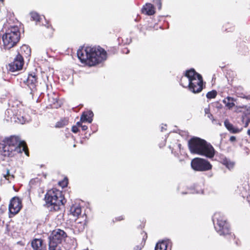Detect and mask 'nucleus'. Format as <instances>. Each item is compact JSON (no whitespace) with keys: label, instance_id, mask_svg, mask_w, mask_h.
<instances>
[{"label":"nucleus","instance_id":"nucleus-1","mask_svg":"<svg viewBox=\"0 0 250 250\" xmlns=\"http://www.w3.org/2000/svg\"><path fill=\"white\" fill-rule=\"evenodd\" d=\"M77 56L82 62H85L89 66H94L106 59V52L100 46H87L80 49Z\"/></svg>","mask_w":250,"mask_h":250},{"label":"nucleus","instance_id":"nucleus-2","mask_svg":"<svg viewBox=\"0 0 250 250\" xmlns=\"http://www.w3.org/2000/svg\"><path fill=\"white\" fill-rule=\"evenodd\" d=\"M188 146L190 152L208 158L214 157L215 150L213 146L206 140L194 137L188 142Z\"/></svg>","mask_w":250,"mask_h":250},{"label":"nucleus","instance_id":"nucleus-3","mask_svg":"<svg viewBox=\"0 0 250 250\" xmlns=\"http://www.w3.org/2000/svg\"><path fill=\"white\" fill-rule=\"evenodd\" d=\"M0 148L2 155L5 156L13 157L23 151L28 156V152L24 143L21 141L16 136H11L5 139Z\"/></svg>","mask_w":250,"mask_h":250},{"label":"nucleus","instance_id":"nucleus-4","mask_svg":"<svg viewBox=\"0 0 250 250\" xmlns=\"http://www.w3.org/2000/svg\"><path fill=\"white\" fill-rule=\"evenodd\" d=\"M45 200L51 211L58 210L60 206L65 202L62 192L56 188H52L47 191L45 196Z\"/></svg>","mask_w":250,"mask_h":250},{"label":"nucleus","instance_id":"nucleus-5","mask_svg":"<svg viewBox=\"0 0 250 250\" xmlns=\"http://www.w3.org/2000/svg\"><path fill=\"white\" fill-rule=\"evenodd\" d=\"M3 47L9 49L14 47L20 39V32L17 26H11L2 36Z\"/></svg>","mask_w":250,"mask_h":250},{"label":"nucleus","instance_id":"nucleus-6","mask_svg":"<svg viewBox=\"0 0 250 250\" xmlns=\"http://www.w3.org/2000/svg\"><path fill=\"white\" fill-rule=\"evenodd\" d=\"M212 220L214 224V228L219 235L233 237L234 235L229 233L228 224L220 212H216L212 217Z\"/></svg>","mask_w":250,"mask_h":250},{"label":"nucleus","instance_id":"nucleus-7","mask_svg":"<svg viewBox=\"0 0 250 250\" xmlns=\"http://www.w3.org/2000/svg\"><path fill=\"white\" fill-rule=\"evenodd\" d=\"M67 237L66 233L62 229L54 230L49 237V250H61L59 246Z\"/></svg>","mask_w":250,"mask_h":250},{"label":"nucleus","instance_id":"nucleus-8","mask_svg":"<svg viewBox=\"0 0 250 250\" xmlns=\"http://www.w3.org/2000/svg\"><path fill=\"white\" fill-rule=\"evenodd\" d=\"M188 76L190 77L188 89L194 93L200 92L203 89V80L201 75L197 73L194 69H191Z\"/></svg>","mask_w":250,"mask_h":250},{"label":"nucleus","instance_id":"nucleus-9","mask_svg":"<svg viewBox=\"0 0 250 250\" xmlns=\"http://www.w3.org/2000/svg\"><path fill=\"white\" fill-rule=\"evenodd\" d=\"M191 167L196 171H204L210 170L212 166L210 163L203 158H196L191 162Z\"/></svg>","mask_w":250,"mask_h":250},{"label":"nucleus","instance_id":"nucleus-10","mask_svg":"<svg viewBox=\"0 0 250 250\" xmlns=\"http://www.w3.org/2000/svg\"><path fill=\"white\" fill-rule=\"evenodd\" d=\"M24 64V61L22 55L18 53L14 59V61L9 64V70L11 72H15L21 70Z\"/></svg>","mask_w":250,"mask_h":250},{"label":"nucleus","instance_id":"nucleus-11","mask_svg":"<svg viewBox=\"0 0 250 250\" xmlns=\"http://www.w3.org/2000/svg\"><path fill=\"white\" fill-rule=\"evenodd\" d=\"M21 208V201L19 197H13L9 205V212L13 214L18 213Z\"/></svg>","mask_w":250,"mask_h":250},{"label":"nucleus","instance_id":"nucleus-12","mask_svg":"<svg viewBox=\"0 0 250 250\" xmlns=\"http://www.w3.org/2000/svg\"><path fill=\"white\" fill-rule=\"evenodd\" d=\"M37 82V77L35 73L28 75L27 78L24 80V83L27 84L31 89L35 87V83Z\"/></svg>","mask_w":250,"mask_h":250},{"label":"nucleus","instance_id":"nucleus-13","mask_svg":"<svg viewBox=\"0 0 250 250\" xmlns=\"http://www.w3.org/2000/svg\"><path fill=\"white\" fill-rule=\"evenodd\" d=\"M31 246L34 250H43L45 246L41 239H34L31 242Z\"/></svg>","mask_w":250,"mask_h":250},{"label":"nucleus","instance_id":"nucleus-14","mask_svg":"<svg viewBox=\"0 0 250 250\" xmlns=\"http://www.w3.org/2000/svg\"><path fill=\"white\" fill-rule=\"evenodd\" d=\"M93 113L91 111H87L83 112L81 117V121L82 122H88L91 123L92 122V117Z\"/></svg>","mask_w":250,"mask_h":250},{"label":"nucleus","instance_id":"nucleus-15","mask_svg":"<svg viewBox=\"0 0 250 250\" xmlns=\"http://www.w3.org/2000/svg\"><path fill=\"white\" fill-rule=\"evenodd\" d=\"M190 71L191 69L187 70L185 75L182 77L181 79V84L184 87H189L190 84V77L188 76V74H189Z\"/></svg>","mask_w":250,"mask_h":250},{"label":"nucleus","instance_id":"nucleus-16","mask_svg":"<svg viewBox=\"0 0 250 250\" xmlns=\"http://www.w3.org/2000/svg\"><path fill=\"white\" fill-rule=\"evenodd\" d=\"M11 119L12 121L21 124H23L27 121V119L25 116L20 114H18V113L13 114V116L11 117Z\"/></svg>","mask_w":250,"mask_h":250},{"label":"nucleus","instance_id":"nucleus-17","mask_svg":"<svg viewBox=\"0 0 250 250\" xmlns=\"http://www.w3.org/2000/svg\"><path fill=\"white\" fill-rule=\"evenodd\" d=\"M142 11L148 15H152L155 13L153 5L149 3H146V5L143 8Z\"/></svg>","mask_w":250,"mask_h":250},{"label":"nucleus","instance_id":"nucleus-18","mask_svg":"<svg viewBox=\"0 0 250 250\" xmlns=\"http://www.w3.org/2000/svg\"><path fill=\"white\" fill-rule=\"evenodd\" d=\"M18 53L22 55L23 58L24 57H27L30 56L31 49L28 45L24 44L21 47L20 51Z\"/></svg>","mask_w":250,"mask_h":250},{"label":"nucleus","instance_id":"nucleus-19","mask_svg":"<svg viewBox=\"0 0 250 250\" xmlns=\"http://www.w3.org/2000/svg\"><path fill=\"white\" fill-rule=\"evenodd\" d=\"M224 125L227 129L232 133H239L241 131V129L235 128L228 120L225 121Z\"/></svg>","mask_w":250,"mask_h":250},{"label":"nucleus","instance_id":"nucleus-20","mask_svg":"<svg viewBox=\"0 0 250 250\" xmlns=\"http://www.w3.org/2000/svg\"><path fill=\"white\" fill-rule=\"evenodd\" d=\"M70 213L75 217H78L81 214L82 212V209L79 205H73L70 209Z\"/></svg>","mask_w":250,"mask_h":250},{"label":"nucleus","instance_id":"nucleus-21","mask_svg":"<svg viewBox=\"0 0 250 250\" xmlns=\"http://www.w3.org/2000/svg\"><path fill=\"white\" fill-rule=\"evenodd\" d=\"M85 224H86V222H85V219H84V220L83 221H80L79 219H77L76 220L75 229L78 232H82L84 230Z\"/></svg>","mask_w":250,"mask_h":250},{"label":"nucleus","instance_id":"nucleus-22","mask_svg":"<svg viewBox=\"0 0 250 250\" xmlns=\"http://www.w3.org/2000/svg\"><path fill=\"white\" fill-rule=\"evenodd\" d=\"M169 243L168 240H163L157 243L155 250H167Z\"/></svg>","mask_w":250,"mask_h":250},{"label":"nucleus","instance_id":"nucleus-23","mask_svg":"<svg viewBox=\"0 0 250 250\" xmlns=\"http://www.w3.org/2000/svg\"><path fill=\"white\" fill-rule=\"evenodd\" d=\"M233 98L228 97L223 100V103L225 104L226 106L229 108H231L235 105Z\"/></svg>","mask_w":250,"mask_h":250},{"label":"nucleus","instance_id":"nucleus-24","mask_svg":"<svg viewBox=\"0 0 250 250\" xmlns=\"http://www.w3.org/2000/svg\"><path fill=\"white\" fill-rule=\"evenodd\" d=\"M222 164L229 169L233 168L234 166V163L233 162L231 161L226 158L222 160Z\"/></svg>","mask_w":250,"mask_h":250},{"label":"nucleus","instance_id":"nucleus-25","mask_svg":"<svg viewBox=\"0 0 250 250\" xmlns=\"http://www.w3.org/2000/svg\"><path fill=\"white\" fill-rule=\"evenodd\" d=\"M245 115L247 117L245 127H247L250 122V106L247 108L246 112L245 113Z\"/></svg>","mask_w":250,"mask_h":250},{"label":"nucleus","instance_id":"nucleus-26","mask_svg":"<svg viewBox=\"0 0 250 250\" xmlns=\"http://www.w3.org/2000/svg\"><path fill=\"white\" fill-rule=\"evenodd\" d=\"M217 92L215 90H212L207 93L206 96L208 99H213L216 97Z\"/></svg>","mask_w":250,"mask_h":250},{"label":"nucleus","instance_id":"nucleus-27","mask_svg":"<svg viewBox=\"0 0 250 250\" xmlns=\"http://www.w3.org/2000/svg\"><path fill=\"white\" fill-rule=\"evenodd\" d=\"M30 15L31 19L33 21H39L40 20V17L39 15L36 12H31Z\"/></svg>","mask_w":250,"mask_h":250},{"label":"nucleus","instance_id":"nucleus-28","mask_svg":"<svg viewBox=\"0 0 250 250\" xmlns=\"http://www.w3.org/2000/svg\"><path fill=\"white\" fill-rule=\"evenodd\" d=\"M67 123V121L65 120H63L60 122H57L56 125V126L58 127H62L63 126L65 125Z\"/></svg>","mask_w":250,"mask_h":250},{"label":"nucleus","instance_id":"nucleus-29","mask_svg":"<svg viewBox=\"0 0 250 250\" xmlns=\"http://www.w3.org/2000/svg\"><path fill=\"white\" fill-rule=\"evenodd\" d=\"M3 177L6 180H10V178H14V176L13 175H11L10 174L9 170L8 169L6 170V174H4L3 175Z\"/></svg>","mask_w":250,"mask_h":250},{"label":"nucleus","instance_id":"nucleus-30","mask_svg":"<svg viewBox=\"0 0 250 250\" xmlns=\"http://www.w3.org/2000/svg\"><path fill=\"white\" fill-rule=\"evenodd\" d=\"M72 131L74 133H77L79 131L78 127L77 126H73L72 127Z\"/></svg>","mask_w":250,"mask_h":250},{"label":"nucleus","instance_id":"nucleus-31","mask_svg":"<svg viewBox=\"0 0 250 250\" xmlns=\"http://www.w3.org/2000/svg\"><path fill=\"white\" fill-rule=\"evenodd\" d=\"M156 3L157 4L158 6V9L160 10L161 9L162 4L160 0H155Z\"/></svg>","mask_w":250,"mask_h":250},{"label":"nucleus","instance_id":"nucleus-32","mask_svg":"<svg viewBox=\"0 0 250 250\" xmlns=\"http://www.w3.org/2000/svg\"><path fill=\"white\" fill-rule=\"evenodd\" d=\"M60 185L62 187H65L67 185V181H64L62 183H60Z\"/></svg>","mask_w":250,"mask_h":250},{"label":"nucleus","instance_id":"nucleus-33","mask_svg":"<svg viewBox=\"0 0 250 250\" xmlns=\"http://www.w3.org/2000/svg\"><path fill=\"white\" fill-rule=\"evenodd\" d=\"M143 246H135L133 250H141L142 249Z\"/></svg>","mask_w":250,"mask_h":250},{"label":"nucleus","instance_id":"nucleus-34","mask_svg":"<svg viewBox=\"0 0 250 250\" xmlns=\"http://www.w3.org/2000/svg\"><path fill=\"white\" fill-rule=\"evenodd\" d=\"M205 113L206 115H208V114L210 113V109H209V107L206 108L205 109Z\"/></svg>","mask_w":250,"mask_h":250},{"label":"nucleus","instance_id":"nucleus-35","mask_svg":"<svg viewBox=\"0 0 250 250\" xmlns=\"http://www.w3.org/2000/svg\"><path fill=\"white\" fill-rule=\"evenodd\" d=\"M236 140V138L235 136H232L229 138V141L231 142H234Z\"/></svg>","mask_w":250,"mask_h":250},{"label":"nucleus","instance_id":"nucleus-36","mask_svg":"<svg viewBox=\"0 0 250 250\" xmlns=\"http://www.w3.org/2000/svg\"><path fill=\"white\" fill-rule=\"evenodd\" d=\"M207 115V117H208L209 119H210V120H213V116H212V115L211 114L209 113V114H208V115Z\"/></svg>","mask_w":250,"mask_h":250},{"label":"nucleus","instance_id":"nucleus-37","mask_svg":"<svg viewBox=\"0 0 250 250\" xmlns=\"http://www.w3.org/2000/svg\"><path fill=\"white\" fill-rule=\"evenodd\" d=\"M81 127L83 130H86L87 129V126L85 125H81Z\"/></svg>","mask_w":250,"mask_h":250},{"label":"nucleus","instance_id":"nucleus-38","mask_svg":"<svg viewBox=\"0 0 250 250\" xmlns=\"http://www.w3.org/2000/svg\"><path fill=\"white\" fill-rule=\"evenodd\" d=\"M81 122H82L81 121H80V122H77V125L78 126H81V125H82V124L81 123Z\"/></svg>","mask_w":250,"mask_h":250},{"label":"nucleus","instance_id":"nucleus-39","mask_svg":"<svg viewBox=\"0 0 250 250\" xmlns=\"http://www.w3.org/2000/svg\"><path fill=\"white\" fill-rule=\"evenodd\" d=\"M124 52L125 54H127L129 52V50L127 49H125V50L124 51Z\"/></svg>","mask_w":250,"mask_h":250},{"label":"nucleus","instance_id":"nucleus-40","mask_svg":"<svg viewBox=\"0 0 250 250\" xmlns=\"http://www.w3.org/2000/svg\"><path fill=\"white\" fill-rule=\"evenodd\" d=\"M10 112H12V110H11V109H8V110H7V112L8 113H9V114L10 113Z\"/></svg>","mask_w":250,"mask_h":250},{"label":"nucleus","instance_id":"nucleus-41","mask_svg":"<svg viewBox=\"0 0 250 250\" xmlns=\"http://www.w3.org/2000/svg\"><path fill=\"white\" fill-rule=\"evenodd\" d=\"M164 130H166V128L164 126H162L161 130L163 131Z\"/></svg>","mask_w":250,"mask_h":250},{"label":"nucleus","instance_id":"nucleus-42","mask_svg":"<svg viewBox=\"0 0 250 250\" xmlns=\"http://www.w3.org/2000/svg\"><path fill=\"white\" fill-rule=\"evenodd\" d=\"M123 217H119L118 218V220H123Z\"/></svg>","mask_w":250,"mask_h":250},{"label":"nucleus","instance_id":"nucleus-43","mask_svg":"<svg viewBox=\"0 0 250 250\" xmlns=\"http://www.w3.org/2000/svg\"><path fill=\"white\" fill-rule=\"evenodd\" d=\"M247 133H248V134L249 136H250V129H249V130H248Z\"/></svg>","mask_w":250,"mask_h":250},{"label":"nucleus","instance_id":"nucleus-44","mask_svg":"<svg viewBox=\"0 0 250 250\" xmlns=\"http://www.w3.org/2000/svg\"><path fill=\"white\" fill-rule=\"evenodd\" d=\"M35 181V180H31V181H30V183H32L33 182V181Z\"/></svg>","mask_w":250,"mask_h":250},{"label":"nucleus","instance_id":"nucleus-45","mask_svg":"<svg viewBox=\"0 0 250 250\" xmlns=\"http://www.w3.org/2000/svg\"><path fill=\"white\" fill-rule=\"evenodd\" d=\"M145 236H146V237H147V236H146V233H145Z\"/></svg>","mask_w":250,"mask_h":250},{"label":"nucleus","instance_id":"nucleus-46","mask_svg":"<svg viewBox=\"0 0 250 250\" xmlns=\"http://www.w3.org/2000/svg\"><path fill=\"white\" fill-rule=\"evenodd\" d=\"M245 120V118L244 117H243V121H244Z\"/></svg>","mask_w":250,"mask_h":250},{"label":"nucleus","instance_id":"nucleus-47","mask_svg":"<svg viewBox=\"0 0 250 250\" xmlns=\"http://www.w3.org/2000/svg\"><path fill=\"white\" fill-rule=\"evenodd\" d=\"M4 0H0V1L3 2Z\"/></svg>","mask_w":250,"mask_h":250},{"label":"nucleus","instance_id":"nucleus-48","mask_svg":"<svg viewBox=\"0 0 250 250\" xmlns=\"http://www.w3.org/2000/svg\"><path fill=\"white\" fill-rule=\"evenodd\" d=\"M50 29V31L52 32V29L51 28Z\"/></svg>","mask_w":250,"mask_h":250}]
</instances>
